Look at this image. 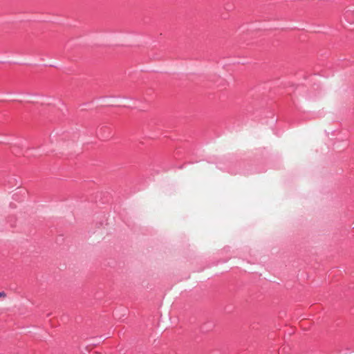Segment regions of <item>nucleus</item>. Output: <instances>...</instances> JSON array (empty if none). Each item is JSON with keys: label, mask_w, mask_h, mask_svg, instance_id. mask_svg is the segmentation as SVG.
Masks as SVG:
<instances>
[{"label": "nucleus", "mask_w": 354, "mask_h": 354, "mask_svg": "<svg viewBox=\"0 0 354 354\" xmlns=\"http://www.w3.org/2000/svg\"><path fill=\"white\" fill-rule=\"evenodd\" d=\"M6 296L4 292H0V297H5Z\"/></svg>", "instance_id": "obj_1"}]
</instances>
